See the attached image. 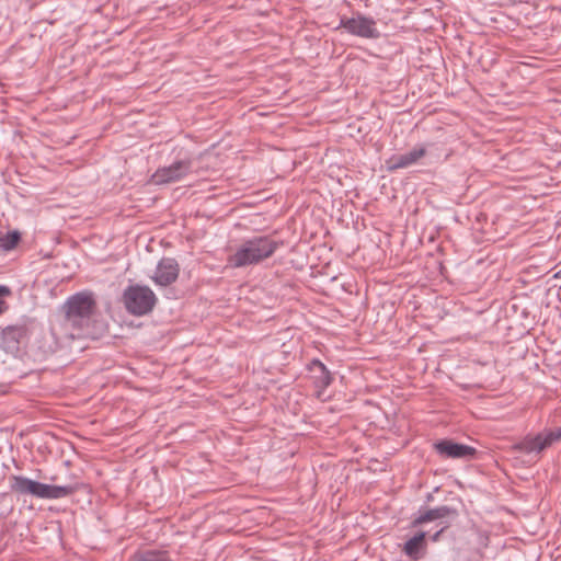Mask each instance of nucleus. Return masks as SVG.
Listing matches in <instances>:
<instances>
[{
    "mask_svg": "<svg viewBox=\"0 0 561 561\" xmlns=\"http://www.w3.org/2000/svg\"><path fill=\"white\" fill-rule=\"evenodd\" d=\"M455 511L450 508L449 506L443 505L435 508L427 510L423 514H421L419 517H416L413 522V525H422L427 522H432L435 519H440L449 514L454 513Z\"/></svg>",
    "mask_w": 561,
    "mask_h": 561,
    "instance_id": "15",
    "label": "nucleus"
},
{
    "mask_svg": "<svg viewBox=\"0 0 561 561\" xmlns=\"http://www.w3.org/2000/svg\"><path fill=\"white\" fill-rule=\"evenodd\" d=\"M75 491L71 485H50L39 482L34 497L45 500H57L69 496Z\"/></svg>",
    "mask_w": 561,
    "mask_h": 561,
    "instance_id": "12",
    "label": "nucleus"
},
{
    "mask_svg": "<svg viewBox=\"0 0 561 561\" xmlns=\"http://www.w3.org/2000/svg\"><path fill=\"white\" fill-rule=\"evenodd\" d=\"M130 561H171L165 550H144L135 552Z\"/></svg>",
    "mask_w": 561,
    "mask_h": 561,
    "instance_id": "16",
    "label": "nucleus"
},
{
    "mask_svg": "<svg viewBox=\"0 0 561 561\" xmlns=\"http://www.w3.org/2000/svg\"><path fill=\"white\" fill-rule=\"evenodd\" d=\"M434 448L439 456L453 459H470L477 453L476 448L451 439L438 440L434 444Z\"/></svg>",
    "mask_w": 561,
    "mask_h": 561,
    "instance_id": "7",
    "label": "nucleus"
},
{
    "mask_svg": "<svg viewBox=\"0 0 561 561\" xmlns=\"http://www.w3.org/2000/svg\"><path fill=\"white\" fill-rule=\"evenodd\" d=\"M179 276V264L174 259H162L152 276L153 282L159 286H169L176 280Z\"/></svg>",
    "mask_w": 561,
    "mask_h": 561,
    "instance_id": "8",
    "label": "nucleus"
},
{
    "mask_svg": "<svg viewBox=\"0 0 561 561\" xmlns=\"http://www.w3.org/2000/svg\"><path fill=\"white\" fill-rule=\"evenodd\" d=\"M3 250H11L12 248H9V247H5V248H2Z\"/></svg>",
    "mask_w": 561,
    "mask_h": 561,
    "instance_id": "23",
    "label": "nucleus"
},
{
    "mask_svg": "<svg viewBox=\"0 0 561 561\" xmlns=\"http://www.w3.org/2000/svg\"><path fill=\"white\" fill-rule=\"evenodd\" d=\"M190 170L187 162H175L170 167L161 168L152 175L154 184H168L181 180Z\"/></svg>",
    "mask_w": 561,
    "mask_h": 561,
    "instance_id": "9",
    "label": "nucleus"
},
{
    "mask_svg": "<svg viewBox=\"0 0 561 561\" xmlns=\"http://www.w3.org/2000/svg\"><path fill=\"white\" fill-rule=\"evenodd\" d=\"M39 482L24 476H12L10 478V488L13 492L21 495L35 496Z\"/></svg>",
    "mask_w": 561,
    "mask_h": 561,
    "instance_id": "13",
    "label": "nucleus"
},
{
    "mask_svg": "<svg viewBox=\"0 0 561 561\" xmlns=\"http://www.w3.org/2000/svg\"><path fill=\"white\" fill-rule=\"evenodd\" d=\"M556 278H561V268L554 274Z\"/></svg>",
    "mask_w": 561,
    "mask_h": 561,
    "instance_id": "22",
    "label": "nucleus"
},
{
    "mask_svg": "<svg viewBox=\"0 0 561 561\" xmlns=\"http://www.w3.org/2000/svg\"><path fill=\"white\" fill-rule=\"evenodd\" d=\"M425 154L426 149L423 147L414 148L413 150L403 154H394L389 160H387V168L390 171L408 168L415 164Z\"/></svg>",
    "mask_w": 561,
    "mask_h": 561,
    "instance_id": "10",
    "label": "nucleus"
},
{
    "mask_svg": "<svg viewBox=\"0 0 561 561\" xmlns=\"http://www.w3.org/2000/svg\"><path fill=\"white\" fill-rule=\"evenodd\" d=\"M21 240L19 231H11L7 233L5 239H2L1 245H16Z\"/></svg>",
    "mask_w": 561,
    "mask_h": 561,
    "instance_id": "17",
    "label": "nucleus"
},
{
    "mask_svg": "<svg viewBox=\"0 0 561 561\" xmlns=\"http://www.w3.org/2000/svg\"><path fill=\"white\" fill-rule=\"evenodd\" d=\"M425 537L426 533L420 531L410 538L403 546L405 556L410 559L419 560L422 557V551H424L426 547Z\"/></svg>",
    "mask_w": 561,
    "mask_h": 561,
    "instance_id": "14",
    "label": "nucleus"
},
{
    "mask_svg": "<svg viewBox=\"0 0 561 561\" xmlns=\"http://www.w3.org/2000/svg\"><path fill=\"white\" fill-rule=\"evenodd\" d=\"M8 306L5 301L0 299V314L3 313L7 310Z\"/></svg>",
    "mask_w": 561,
    "mask_h": 561,
    "instance_id": "20",
    "label": "nucleus"
},
{
    "mask_svg": "<svg viewBox=\"0 0 561 561\" xmlns=\"http://www.w3.org/2000/svg\"><path fill=\"white\" fill-rule=\"evenodd\" d=\"M274 248H240L230 255L228 263L231 267H243L256 264L273 254Z\"/></svg>",
    "mask_w": 561,
    "mask_h": 561,
    "instance_id": "5",
    "label": "nucleus"
},
{
    "mask_svg": "<svg viewBox=\"0 0 561 561\" xmlns=\"http://www.w3.org/2000/svg\"><path fill=\"white\" fill-rule=\"evenodd\" d=\"M340 26L356 36L366 38H376L379 36L376 22L373 19L363 15L342 19Z\"/></svg>",
    "mask_w": 561,
    "mask_h": 561,
    "instance_id": "6",
    "label": "nucleus"
},
{
    "mask_svg": "<svg viewBox=\"0 0 561 561\" xmlns=\"http://www.w3.org/2000/svg\"><path fill=\"white\" fill-rule=\"evenodd\" d=\"M10 294H11V290L8 286L0 285V297L9 296Z\"/></svg>",
    "mask_w": 561,
    "mask_h": 561,
    "instance_id": "19",
    "label": "nucleus"
},
{
    "mask_svg": "<svg viewBox=\"0 0 561 561\" xmlns=\"http://www.w3.org/2000/svg\"><path fill=\"white\" fill-rule=\"evenodd\" d=\"M446 529V526L445 527H442L438 531H436L435 534H433L430 539L433 541V542H436L439 540V537L440 535L443 534V531Z\"/></svg>",
    "mask_w": 561,
    "mask_h": 561,
    "instance_id": "18",
    "label": "nucleus"
},
{
    "mask_svg": "<svg viewBox=\"0 0 561 561\" xmlns=\"http://www.w3.org/2000/svg\"><path fill=\"white\" fill-rule=\"evenodd\" d=\"M123 298L126 310L138 317L149 313L157 302L156 294L145 285L128 286Z\"/></svg>",
    "mask_w": 561,
    "mask_h": 561,
    "instance_id": "2",
    "label": "nucleus"
},
{
    "mask_svg": "<svg viewBox=\"0 0 561 561\" xmlns=\"http://www.w3.org/2000/svg\"><path fill=\"white\" fill-rule=\"evenodd\" d=\"M561 440V426L556 430H548L535 436L527 435L515 445V449L524 454H540L552 444Z\"/></svg>",
    "mask_w": 561,
    "mask_h": 561,
    "instance_id": "3",
    "label": "nucleus"
},
{
    "mask_svg": "<svg viewBox=\"0 0 561 561\" xmlns=\"http://www.w3.org/2000/svg\"><path fill=\"white\" fill-rule=\"evenodd\" d=\"M308 370L311 374L314 386L319 389L318 397H320L321 391L327 389L333 380L331 373L319 359H312L308 365Z\"/></svg>",
    "mask_w": 561,
    "mask_h": 561,
    "instance_id": "11",
    "label": "nucleus"
},
{
    "mask_svg": "<svg viewBox=\"0 0 561 561\" xmlns=\"http://www.w3.org/2000/svg\"><path fill=\"white\" fill-rule=\"evenodd\" d=\"M27 335V328L24 324L8 325L1 332L0 347L8 354L16 356L20 353L21 344Z\"/></svg>",
    "mask_w": 561,
    "mask_h": 561,
    "instance_id": "4",
    "label": "nucleus"
},
{
    "mask_svg": "<svg viewBox=\"0 0 561 561\" xmlns=\"http://www.w3.org/2000/svg\"><path fill=\"white\" fill-rule=\"evenodd\" d=\"M96 308L93 295L81 291L70 296L64 305L66 325L87 333Z\"/></svg>",
    "mask_w": 561,
    "mask_h": 561,
    "instance_id": "1",
    "label": "nucleus"
},
{
    "mask_svg": "<svg viewBox=\"0 0 561 561\" xmlns=\"http://www.w3.org/2000/svg\"><path fill=\"white\" fill-rule=\"evenodd\" d=\"M42 254L44 257H51L53 256V253L50 251H47V252H43L42 251Z\"/></svg>",
    "mask_w": 561,
    "mask_h": 561,
    "instance_id": "21",
    "label": "nucleus"
}]
</instances>
